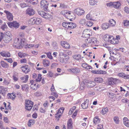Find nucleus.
Segmentation results:
<instances>
[{"label":"nucleus","instance_id":"f704fd0d","mask_svg":"<svg viewBox=\"0 0 129 129\" xmlns=\"http://www.w3.org/2000/svg\"><path fill=\"white\" fill-rule=\"evenodd\" d=\"M73 58L77 60H78L81 59V56L80 54H75L73 55Z\"/></svg>","mask_w":129,"mask_h":129},{"label":"nucleus","instance_id":"ea45409f","mask_svg":"<svg viewBox=\"0 0 129 129\" xmlns=\"http://www.w3.org/2000/svg\"><path fill=\"white\" fill-rule=\"evenodd\" d=\"M29 23L30 24H35V18H33L29 20Z\"/></svg>","mask_w":129,"mask_h":129},{"label":"nucleus","instance_id":"7ed1b4c3","mask_svg":"<svg viewBox=\"0 0 129 129\" xmlns=\"http://www.w3.org/2000/svg\"><path fill=\"white\" fill-rule=\"evenodd\" d=\"M33 106V103L28 100H26L25 102V108L28 111L30 110L32 108Z\"/></svg>","mask_w":129,"mask_h":129},{"label":"nucleus","instance_id":"680f3d73","mask_svg":"<svg viewBox=\"0 0 129 129\" xmlns=\"http://www.w3.org/2000/svg\"><path fill=\"white\" fill-rule=\"evenodd\" d=\"M107 6L108 7H113V2H110L106 4Z\"/></svg>","mask_w":129,"mask_h":129},{"label":"nucleus","instance_id":"a211bd4d","mask_svg":"<svg viewBox=\"0 0 129 129\" xmlns=\"http://www.w3.org/2000/svg\"><path fill=\"white\" fill-rule=\"evenodd\" d=\"M21 69L24 73L26 74L28 73L30 70L28 67L25 66L21 67Z\"/></svg>","mask_w":129,"mask_h":129},{"label":"nucleus","instance_id":"412c9836","mask_svg":"<svg viewBox=\"0 0 129 129\" xmlns=\"http://www.w3.org/2000/svg\"><path fill=\"white\" fill-rule=\"evenodd\" d=\"M76 27L75 23L72 22H68V29H72L75 28Z\"/></svg>","mask_w":129,"mask_h":129},{"label":"nucleus","instance_id":"1a4fd4ad","mask_svg":"<svg viewBox=\"0 0 129 129\" xmlns=\"http://www.w3.org/2000/svg\"><path fill=\"white\" fill-rule=\"evenodd\" d=\"M30 84H31L30 85L31 88L35 90H36L40 87L39 85L36 83L33 80H30Z\"/></svg>","mask_w":129,"mask_h":129},{"label":"nucleus","instance_id":"dca6fc26","mask_svg":"<svg viewBox=\"0 0 129 129\" xmlns=\"http://www.w3.org/2000/svg\"><path fill=\"white\" fill-rule=\"evenodd\" d=\"M89 103V101L88 100L86 99V100L81 104V106L82 108L83 109H86L88 107Z\"/></svg>","mask_w":129,"mask_h":129},{"label":"nucleus","instance_id":"09e8293b","mask_svg":"<svg viewBox=\"0 0 129 129\" xmlns=\"http://www.w3.org/2000/svg\"><path fill=\"white\" fill-rule=\"evenodd\" d=\"M93 24V23L91 21H86V24L85 26L90 27L92 26Z\"/></svg>","mask_w":129,"mask_h":129},{"label":"nucleus","instance_id":"2eb2a0df","mask_svg":"<svg viewBox=\"0 0 129 129\" xmlns=\"http://www.w3.org/2000/svg\"><path fill=\"white\" fill-rule=\"evenodd\" d=\"M1 55L3 57H9L11 56L10 53L8 52L3 51L0 52Z\"/></svg>","mask_w":129,"mask_h":129},{"label":"nucleus","instance_id":"5fc2aeb1","mask_svg":"<svg viewBox=\"0 0 129 129\" xmlns=\"http://www.w3.org/2000/svg\"><path fill=\"white\" fill-rule=\"evenodd\" d=\"M1 28L4 30H5L7 28V26L6 23L3 25L1 27Z\"/></svg>","mask_w":129,"mask_h":129},{"label":"nucleus","instance_id":"4d7b16f0","mask_svg":"<svg viewBox=\"0 0 129 129\" xmlns=\"http://www.w3.org/2000/svg\"><path fill=\"white\" fill-rule=\"evenodd\" d=\"M95 90H98L99 91H101L103 89V87L100 86L96 87L95 88Z\"/></svg>","mask_w":129,"mask_h":129},{"label":"nucleus","instance_id":"0e129e2a","mask_svg":"<svg viewBox=\"0 0 129 129\" xmlns=\"http://www.w3.org/2000/svg\"><path fill=\"white\" fill-rule=\"evenodd\" d=\"M76 106H74L72 108H71L69 111V113L70 112V113L72 114L73 112V111L76 109Z\"/></svg>","mask_w":129,"mask_h":129},{"label":"nucleus","instance_id":"a19ab883","mask_svg":"<svg viewBox=\"0 0 129 129\" xmlns=\"http://www.w3.org/2000/svg\"><path fill=\"white\" fill-rule=\"evenodd\" d=\"M35 123V121L33 119H30L28 122V126H31V125H33Z\"/></svg>","mask_w":129,"mask_h":129},{"label":"nucleus","instance_id":"49530a36","mask_svg":"<svg viewBox=\"0 0 129 129\" xmlns=\"http://www.w3.org/2000/svg\"><path fill=\"white\" fill-rule=\"evenodd\" d=\"M113 120L115 123L117 124L119 122V118L118 116H115L114 117Z\"/></svg>","mask_w":129,"mask_h":129},{"label":"nucleus","instance_id":"39448f33","mask_svg":"<svg viewBox=\"0 0 129 129\" xmlns=\"http://www.w3.org/2000/svg\"><path fill=\"white\" fill-rule=\"evenodd\" d=\"M49 3L46 0H42L41 2V6L45 11L47 10Z\"/></svg>","mask_w":129,"mask_h":129},{"label":"nucleus","instance_id":"774afa93","mask_svg":"<svg viewBox=\"0 0 129 129\" xmlns=\"http://www.w3.org/2000/svg\"><path fill=\"white\" fill-rule=\"evenodd\" d=\"M124 68L125 70L127 71H129V66L125 65L124 67Z\"/></svg>","mask_w":129,"mask_h":129},{"label":"nucleus","instance_id":"de8ad7c7","mask_svg":"<svg viewBox=\"0 0 129 129\" xmlns=\"http://www.w3.org/2000/svg\"><path fill=\"white\" fill-rule=\"evenodd\" d=\"M66 51L65 50H64L62 49H60L59 51V55H64L65 54L64 52H65Z\"/></svg>","mask_w":129,"mask_h":129},{"label":"nucleus","instance_id":"864d4df0","mask_svg":"<svg viewBox=\"0 0 129 129\" xmlns=\"http://www.w3.org/2000/svg\"><path fill=\"white\" fill-rule=\"evenodd\" d=\"M84 82H82L79 88L80 90H83L84 88Z\"/></svg>","mask_w":129,"mask_h":129},{"label":"nucleus","instance_id":"473e14b6","mask_svg":"<svg viewBox=\"0 0 129 129\" xmlns=\"http://www.w3.org/2000/svg\"><path fill=\"white\" fill-rule=\"evenodd\" d=\"M80 70L78 68H75L72 69V73L74 74H77L80 72Z\"/></svg>","mask_w":129,"mask_h":129},{"label":"nucleus","instance_id":"58836bf2","mask_svg":"<svg viewBox=\"0 0 129 129\" xmlns=\"http://www.w3.org/2000/svg\"><path fill=\"white\" fill-rule=\"evenodd\" d=\"M43 64L45 67L48 66L49 65V62L47 60H45L43 61Z\"/></svg>","mask_w":129,"mask_h":129},{"label":"nucleus","instance_id":"37998d69","mask_svg":"<svg viewBox=\"0 0 129 129\" xmlns=\"http://www.w3.org/2000/svg\"><path fill=\"white\" fill-rule=\"evenodd\" d=\"M103 80L101 78H96L95 79L94 81L97 83H101L102 82Z\"/></svg>","mask_w":129,"mask_h":129},{"label":"nucleus","instance_id":"e433bc0d","mask_svg":"<svg viewBox=\"0 0 129 129\" xmlns=\"http://www.w3.org/2000/svg\"><path fill=\"white\" fill-rule=\"evenodd\" d=\"M108 111V110L107 107L103 108L101 111L102 114L104 115Z\"/></svg>","mask_w":129,"mask_h":129},{"label":"nucleus","instance_id":"0eeeda50","mask_svg":"<svg viewBox=\"0 0 129 129\" xmlns=\"http://www.w3.org/2000/svg\"><path fill=\"white\" fill-rule=\"evenodd\" d=\"M38 14L42 17L48 19L50 17V15L48 13H46L43 11H38Z\"/></svg>","mask_w":129,"mask_h":129},{"label":"nucleus","instance_id":"ddd939ff","mask_svg":"<svg viewBox=\"0 0 129 129\" xmlns=\"http://www.w3.org/2000/svg\"><path fill=\"white\" fill-rule=\"evenodd\" d=\"M71 12L70 11L64 10L60 12V13L61 14L63 15L67 18H68V15H69V16L70 15H71Z\"/></svg>","mask_w":129,"mask_h":129},{"label":"nucleus","instance_id":"c756f323","mask_svg":"<svg viewBox=\"0 0 129 129\" xmlns=\"http://www.w3.org/2000/svg\"><path fill=\"white\" fill-rule=\"evenodd\" d=\"M7 89L6 88H5L2 86H0V93L3 94L5 92L7 91Z\"/></svg>","mask_w":129,"mask_h":129},{"label":"nucleus","instance_id":"a878e982","mask_svg":"<svg viewBox=\"0 0 129 129\" xmlns=\"http://www.w3.org/2000/svg\"><path fill=\"white\" fill-rule=\"evenodd\" d=\"M101 26L103 29H106L109 27L110 25L108 23H106L102 24Z\"/></svg>","mask_w":129,"mask_h":129},{"label":"nucleus","instance_id":"2f4dec72","mask_svg":"<svg viewBox=\"0 0 129 129\" xmlns=\"http://www.w3.org/2000/svg\"><path fill=\"white\" fill-rule=\"evenodd\" d=\"M109 22L110 24H109L110 26L113 27L116 25V22L113 19H111L109 20Z\"/></svg>","mask_w":129,"mask_h":129},{"label":"nucleus","instance_id":"f8f14e48","mask_svg":"<svg viewBox=\"0 0 129 129\" xmlns=\"http://www.w3.org/2000/svg\"><path fill=\"white\" fill-rule=\"evenodd\" d=\"M26 13L29 16H31L35 14L34 10L31 7L28 8L26 10Z\"/></svg>","mask_w":129,"mask_h":129},{"label":"nucleus","instance_id":"c85d7f7f","mask_svg":"<svg viewBox=\"0 0 129 129\" xmlns=\"http://www.w3.org/2000/svg\"><path fill=\"white\" fill-rule=\"evenodd\" d=\"M18 56L20 58H23L28 56V54L21 52L18 53Z\"/></svg>","mask_w":129,"mask_h":129},{"label":"nucleus","instance_id":"5701e85b","mask_svg":"<svg viewBox=\"0 0 129 129\" xmlns=\"http://www.w3.org/2000/svg\"><path fill=\"white\" fill-rule=\"evenodd\" d=\"M1 66L4 68H8L9 67V64L3 61H2L0 62Z\"/></svg>","mask_w":129,"mask_h":129},{"label":"nucleus","instance_id":"603ef678","mask_svg":"<svg viewBox=\"0 0 129 129\" xmlns=\"http://www.w3.org/2000/svg\"><path fill=\"white\" fill-rule=\"evenodd\" d=\"M10 82L9 81L6 79H5L3 81V83L4 85H8L9 84Z\"/></svg>","mask_w":129,"mask_h":129},{"label":"nucleus","instance_id":"e2e57ef3","mask_svg":"<svg viewBox=\"0 0 129 129\" xmlns=\"http://www.w3.org/2000/svg\"><path fill=\"white\" fill-rule=\"evenodd\" d=\"M27 60L25 58L22 59L20 60V62L22 63H26Z\"/></svg>","mask_w":129,"mask_h":129},{"label":"nucleus","instance_id":"6e6d98bb","mask_svg":"<svg viewBox=\"0 0 129 129\" xmlns=\"http://www.w3.org/2000/svg\"><path fill=\"white\" fill-rule=\"evenodd\" d=\"M47 55V56L48 58L50 59H52L53 57L51 55V53L50 52H49L47 53H45Z\"/></svg>","mask_w":129,"mask_h":129},{"label":"nucleus","instance_id":"8fccbe9b","mask_svg":"<svg viewBox=\"0 0 129 129\" xmlns=\"http://www.w3.org/2000/svg\"><path fill=\"white\" fill-rule=\"evenodd\" d=\"M68 22H63L62 24V26L64 27L68 28Z\"/></svg>","mask_w":129,"mask_h":129},{"label":"nucleus","instance_id":"bf43d9fd","mask_svg":"<svg viewBox=\"0 0 129 129\" xmlns=\"http://www.w3.org/2000/svg\"><path fill=\"white\" fill-rule=\"evenodd\" d=\"M91 72L94 74H100V70L92 71Z\"/></svg>","mask_w":129,"mask_h":129},{"label":"nucleus","instance_id":"7c9ffc66","mask_svg":"<svg viewBox=\"0 0 129 129\" xmlns=\"http://www.w3.org/2000/svg\"><path fill=\"white\" fill-rule=\"evenodd\" d=\"M109 42L112 44H117L119 43V41L116 39L113 38L111 40H109Z\"/></svg>","mask_w":129,"mask_h":129},{"label":"nucleus","instance_id":"393cba45","mask_svg":"<svg viewBox=\"0 0 129 129\" xmlns=\"http://www.w3.org/2000/svg\"><path fill=\"white\" fill-rule=\"evenodd\" d=\"M120 6V3L119 1H117L115 2H113V7L114 8L118 9L119 8Z\"/></svg>","mask_w":129,"mask_h":129},{"label":"nucleus","instance_id":"79ce46f5","mask_svg":"<svg viewBox=\"0 0 129 129\" xmlns=\"http://www.w3.org/2000/svg\"><path fill=\"white\" fill-rule=\"evenodd\" d=\"M35 24H39L41 23L42 21V20L39 18H35Z\"/></svg>","mask_w":129,"mask_h":129},{"label":"nucleus","instance_id":"c9c22d12","mask_svg":"<svg viewBox=\"0 0 129 129\" xmlns=\"http://www.w3.org/2000/svg\"><path fill=\"white\" fill-rule=\"evenodd\" d=\"M100 121V120L98 116H95L93 119V122L95 124L99 123Z\"/></svg>","mask_w":129,"mask_h":129},{"label":"nucleus","instance_id":"6e6552de","mask_svg":"<svg viewBox=\"0 0 129 129\" xmlns=\"http://www.w3.org/2000/svg\"><path fill=\"white\" fill-rule=\"evenodd\" d=\"M74 12L79 16L83 15L85 13V11L80 8H77L74 10Z\"/></svg>","mask_w":129,"mask_h":129},{"label":"nucleus","instance_id":"a18cd8bd","mask_svg":"<svg viewBox=\"0 0 129 129\" xmlns=\"http://www.w3.org/2000/svg\"><path fill=\"white\" fill-rule=\"evenodd\" d=\"M123 23L125 26L129 27V21L125 20L123 21Z\"/></svg>","mask_w":129,"mask_h":129},{"label":"nucleus","instance_id":"20e7f679","mask_svg":"<svg viewBox=\"0 0 129 129\" xmlns=\"http://www.w3.org/2000/svg\"><path fill=\"white\" fill-rule=\"evenodd\" d=\"M92 31L90 29H84L82 34L83 37H89L92 36Z\"/></svg>","mask_w":129,"mask_h":129},{"label":"nucleus","instance_id":"bb28decb","mask_svg":"<svg viewBox=\"0 0 129 129\" xmlns=\"http://www.w3.org/2000/svg\"><path fill=\"white\" fill-rule=\"evenodd\" d=\"M123 123L127 127H129V120L127 118L124 117L123 119Z\"/></svg>","mask_w":129,"mask_h":129},{"label":"nucleus","instance_id":"9d476101","mask_svg":"<svg viewBox=\"0 0 129 129\" xmlns=\"http://www.w3.org/2000/svg\"><path fill=\"white\" fill-rule=\"evenodd\" d=\"M4 12L6 14L7 19L10 21H11L13 20V16L12 14L8 11L5 10Z\"/></svg>","mask_w":129,"mask_h":129},{"label":"nucleus","instance_id":"3c124183","mask_svg":"<svg viewBox=\"0 0 129 129\" xmlns=\"http://www.w3.org/2000/svg\"><path fill=\"white\" fill-rule=\"evenodd\" d=\"M41 76V74H39L38 75L37 78L36 80V81L37 82H40L41 81L42 79Z\"/></svg>","mask_w":129,"mask_h":129},{"label":"nucleus","instance_id":"052dcab7","mask_svg":"<svg viewBox=\"0 0 129 129\" xmlns=\"http://www.w3.org/2000/svg\"><path fill=\"white\" fill-rule=\"evenodd\" d=\"M124 11L127 14H129V8L128 7H125L124 8Z\"/></svg>","mask_w":129,"mask_h":129},{"label":"nucleus","instance_id":"9b49d317","mask_svg":"<svg viewBox=\"0 0 129 129\" xmlns=\"http://www.w3.org/2000/svg\"><path fill=\"white\" fill-rule=\"evenodd\" d=\"M69 59V57L68 56H63L60 57L59 59V61L62 63H66L67 62Z\"/></svg>","mask_w":129,"mask_h":129},{"label":"nucleus","instance_id":"b1692460","mask_svg":"<svg viewBox=\"0 0 129 129\" xmlns=\"http://www.w3.org/2000/svg\"><path fill=\"white\" fill-rule=\"evenodd\" d=\"M73 122L71 119H70L68 121L67 125L68 129H71L73 127Z\"/></svg>","mask_w":129,"mask_h":129},{"label":"nucleus","instance_id":"338daca9","mask_svg":"<svg viewBox=\"0 0 129 129\" xmlns=\"http://www.w3.org/2000/svg\"><path fill=\"white\" fill-rule=\"evenodd\" d=\"M48 103L47 101H46L45 103L43 104L45 108L46 109V108H47V107L48 105Z\"/></svg>","mask_w":129,"mask_h":129},{"label":"nucleus","instance_id":"13d9d810","mask_svg":"<svg viewBox=\"0 0 129 129\" xmlns=\"http://www.w3.org/2000/svg\"><path fill=\"white\" fill-rule=\"evenodd\" d=\"M20 6L22 8H23L26 7L27 6L26 4L24 3H21L20 5Z\"/></svg>","mask_w":129,"mask_h":129},{"label":"nucleus","instance_id":"cd10ccee","mask_svg":"<svg viewBox=\"0 0 129 129\" xmlns=\"http://www.w3.org/2000/svg\"><path fill=\"white\" fill-rule=\"evenodd\" d=\"M116 82V79L113 78H110L109 80L108 83L109 85H111L115 83Z\"/></svg>","mask_w":129,"mask_h":129},{"label":"nucleus","instance_id":"69168bd1","mask_svg":"<svg viewBox=\"0 0 129 129\" xmlns=\"http://www.w3.org/2000/svg\"><path fill=\"white\" fill-rule=\"evenodd\" d=\"M3 120L6 123H8L9 122L8 119V118L7 117H4Z\"/></svg>","mask_w":129,"mask_h":129},{"label":"nucleus","instance_id":"aec40b11","mask_svg":"<svg viewBox=\"0 0 129 129\" xmlns=\"http://www.w3.org/2000/svg\"><path fill=\"white\" fill-rule=\"evenodd\" d=\"M86 21L85 18H81L79 20V23L81 25L84 26L86 24Z\"/></svg>","mask_w":129,"mask_h":129},{"label":"nucleus","instance_id":"4468645a","mask_svg":"<svg viewBox=\"0 0 129 129\" xmlns=\"http://www.w3.org/2000/svg\"><path fill=\"white\" fill-rule=\"evenodd\" d=\"M118 76L119 77H121L124 79H129V75H126L123 73H119L118 74Z\"/></svg>","mask_w":129,"mask_h":129},{"label":"nucleus","instance_id":"4be33fe9","mask_svg":"<svg viewBox=\"0 0 129 129\" xmlns=\"http://www.w3.org/2000/svg\"><path fill=\"white\" fill-rule=\"evenodd\" d=\"M8 96L9 97V99H11L13 100H14L16 97V95L14 92H13L12 93H9L8 94Z\"/></svg>","mask_w":129,"mask_h":129},{"label":"nucleus","instance_id":"f257e3e1","mask_svg":"<svg viewBox=\"0 0 129 129\" xmlns=\"http://www.w3.org/2000/svg\"><path fill=\"white\" fill-rule=\"evenodd\" d=\"M98 41L95 37H91L85 40V43L83 46L84 47H88L92 45H95L98 43Z\"/></svg>","mask_w":129,"mask_h":129},{"label":"nucleus","instance_id":"423d86ee","mask_svg":"<svg viewBox=\"0 0 129 129\" xmlns=\"http://www.w3.org/2000/svg\"><path fill=\"white\" fill-rule=\"evenodd\" d=\"M7 24L8 26L11 28L14 27L15 28H17L19 26V23L16 21H14L12 22H9Z\"/></svg>","mask_w":129,"mask_h":129},{"label":"nucleus","instance_id":"6ab92c4d","mask_svg":"<svg viewBox=\"0 0 129 129\" xmlns=\"http://www.w3.org/2000/svg\"><path fill=\"white\" fill-rule=\"evenodd\" d=\"M28 76L27 75H25L21 77L20 79L22 82L24 83L26 82L28 80Z\"/></svg>","mask_w":129,"mask_h":129},{"label":"nucleus","instance_id":"f3484780","mask_svg":"<svg viewBox=\"0 0 129 129\" xmlns=\"http://www.w3.org/2000/svg\"><path fill=\"white\" fill-rule=\"evenodd\" d=\"M61 45L63 48L66 49H68L70 48V45L66 42L62 41L61 43Z\"/></svg>","mask_w":129,"mask_h":129},{"label":"nucleus","instance_id":"f03ea898","mask_svg":"<svg viewBox=\"0 0 129 129\" xmlns=\"http://www.w3.org/2000/svg\"><path fill=\"white\" fill-rule=\"evenodd\" d=\"M25 42L24 39L16 38L14 40L13 46L17 49H20L22 47Z\"/></svg>","mask_w":129,"mask_h":129},{"label":"nucleus","instance_id":"c03bdc74","mask_svg":"<svg viewBox=\"0 0 129 129\" xmlns=\"http://www.w3.org/2000/svg\"><path fill=\"white\" fill-rule=\"evenodd\" d=\"M107 94L110 98L111 99H113L115 96V94L112 92H108Z\"/></svg>","mask_w":129,"mask_h":129},{"label":"nucleus","instance_id":"4c0bfd02","mask_svg":"<svg viewBox=\"0 0 129 129\" xmlns=\"http://www.w3.org/2000/svg\"><path fill=\"white\" fill-rule=\"evenodd\" d=\"M86 18L87 19L94 20L93 19V16L91 15V12H90L86 16Z\"/></svg>","mask_w":129,"mask_h":129},{"label":"nucleus","instance_id":"72a5a7b5","mask_svg":"<svg viewBox=\"0 0 129 129\" xmlns=\"http://www.w3.org/2000/svg\"><path fill=\"white\" fill-rule=\"evenodd\" d=\"M98 2L97 0H89V3L91 5H96L97 3Z\"/></svg>","mask_w":129,"mask_h":129}]
</instances>
